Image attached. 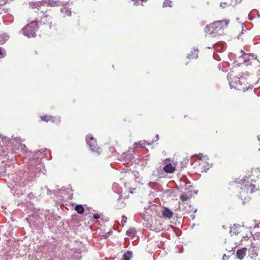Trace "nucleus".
I'll return each mask as SVG.
<instances>
[{"mask_svg":"<svg viewBox=\"0 0 260 260\" xmlns=\"http://www.w3.org/2000/svg\"><path fill=\"white\" fill-rule=\"evenodd\" d=\"M229 20H222L214 21L211 24L207 25L205 31L209 34L221 35L222 30L228 27Z\"/></svg>","mask_w":260,"mask_h":260,"instance_id":"obj_1","label":"nucleus"},{"mask_svg":"<svg viewBox=\"0 0 260 260\" xmlns=\"http://www.w3.org/2000/svg\"><path fill=\"white\" fill-rule=\"evenodd\" d=\"M232 75H228V77L230 79V84L231 86L234 88L239 90H242L244 92L246 91H248L249 93V95H254V92L252 89V87H249V86H247V85L243 83H244V79L243 78H239L237 77H233L231 78Z\"/></svg>","mask_w":260,"mask_h":260,"instance_id":"obj_2","label":"nucleus"},{"mask_svg":"<svg viewBox=\"0 0 260 260\" xmlns=\"http://www.w3.org/2000/svg\"><path fill=\"white\" fill-rule=\"evenodd\" d=\"M198 156L199 157V164L196 167V169L199 173H206L211 167V165L208 161V158L202 154H199Z\"/></svg>","mask_w":260,"mask_h":260,"instance_id":"obj_3","label":"nucleus"},{"mask_svg":"<svg viewBox=\"0 0 260 260\" xmlns=\"http://www.w3.org/2000/svg\"><path fill=\"white\" fill-rule=\"evenodd\" d=\"M38 28L37 21L34 20L28 23L22 29L23 34L28 38H33L36 36V31Z\"/></svg>","mask_w":260,"mask_h":260,"instance_id":"obj_4","label":"nucleus"},{"mask_svg":"<svg viewBox=\"0 0 260 260\" xmlns=\"http://www.w3.org/2000/svg\"><path fill=\"white\" fill-rule=\"evenodd\" d=\"M251 181L252 180H249V178L244 179L241 181L242 184L241 189L243 192L251 193L256 190L255 185L252 183Z\"/></svg>","mask_w":260,"mask_h":260,"instance_id":"obj_5","label":"nucleus"},{"mask_svg":"<svg viewBox=\"0 0 260 260\" xmlns=\"http://www.w3.org/2000/svg\"><path fill=\"white\" fill-rule=\"evenodd\" d=\"M86 141L92 152H96L98 154H100L102 150L98 146L96 141L92 135H87L86 138Z\"/></svg>","mask_w":260,"mask_h":260,"instance_id":"obj_6","label":"nucleus"},{"mask_svg":"<svg viewBox=\"0 0 260 260\" xmlns=\"http://www.w3.org/2000/svg\"><path fill=\"white\" fill-rule=\"evenodd\" d=\"M41 120L45 122L52 121L53 123L58 124L60 123L61 120L59 117L53 116L51 115H44L40 116Z\"/></svg>","mask_w":260,"mask_h":260,"instance_id":"obj_7","label":"nucleus"},{"mask_svg":"<svg viewBox=\"0 0 260 260\" xmlns=\"http://www.w3.org/2000/svg\"><path fill=\"white\" fill-rule=\"evenodd\" d=\"M42 16L40 19V23L43 24H50L52 23V17L46 13L41 12Z\"/></svg>","mask_w":260,"mask_h":260,"instance_id":"obj_8","label":"nucleus"},{"mask_svg":"<svg viewBox=\"0 0 260 260\" xmlns=\"http://www.w3.org/2000/svg\"><path fill=\"white\" fill-rule=\"evenodd\" d=\"M161 213L162 216L165 219H171L174 215V213L171 210L165 207H162Z\"/></svg>","mask_w":260,"mask_h":260,"instance_id":"obj_9","label":"nucleus"},{"mask_svg":"<svg viewBox=\"0 0 260 260\" xmlns=\"http://www.w3.org/2000/svg\"><path fill=\"white\" fill-rule=\"evenodd\" d=\"M241 0H226V2H221V8L223 9L226 8L227 7L231 6H234L238 3H240Z\"/></svg>","mask_w":260,"mask_h":260,"instance_id":"obj_10","label":"nucleus"},{"mask_svg":"<svg viewBox=\"0 0 260 260\" xmlns=\"http://www.w3.org/2000/svg\"><path fill=\"white\" fill-rule=\"evenodd\" d=\"M163 170L167 173H173L176 170V167L169 164L163 167Z\"/></svg>","mask_w":260,"mask_h":260,"instance_id":"obj_11","label":"nucleus"},{"mask_svg":"<svg viewBox=\"0 0 260 260\" xmlns=\"http://www.w3.org/2000/svg\"><path fill=\"white\" fill-rule=\"evenodd\" d=\"M246 252H247L246 248H243L238 249L237 251V255L240 259H242L244 257V256L246 255Z\"/></svg>","mask_w":260,"mask_h":260,"instance_id":"obj_12","label":"nucleus"},{"mask_svg":"<svg viewBox=\"0 0 260 260\" xmlns=\"http://www.w3.org/2000/svg\"><path fill=\"white\" fill-rule=\"evenodd\" d=\"M6 3L7 0H0V18H1V20H2V14L7 12V10L3 7Z\"/></svg>","mask_w":260,"mask_h":260,"instance_id":"obj_13","label":"nucleus"},{"mask_svg":"<svg viewBox=\"0 0 260 260\" xmlns=\"http://www.w3.org/2000/svg\"><path fill=\"white\" fill-rule=\"evenodd\" d=\"M198 57V50L193 49L191 51L190 53L188 54L187 57L188 59H196Z\"/></svg>","mask_w":260,"mask_h":260,"instance_id":"obj_14","label":"nucleus"},{"mask_svg":"<svg viewBox=\"0 0 260 260\" xmlns=\"http://www.w3.org/2000/svg\"><path fill=\"white\" fill-rule=\"evenodd\" d=\"M61 12L63 14V17L71 16L72 12L71 9L68 7H63L61 9Z\"/></svg>","mask_w":260,"mask_h":260,"instance_id":"obj_15","label":"nucleus"},{"mask_svg":"<svg viewBox=\"0 0 260 260\" xmlns=\"http://www.w3.org/2000/svg\"><path fill=\"white\" fill-rule=\"evenodd\" d=\"M9 39V36L6 33L0 34V45H3Z\"/></svg>","mask_w":260,"mask_h":260,"instance_id":"obj_16","label":"nucleus"},{"mask_svg":"<svg viewBox=\"0 0 260 260\" xmlns=\"http://www.w3.org/2000/svg\"><path fill=\"white\" fill-rule=\"evenodd\" d=\"M252 233H253L254 235L256 236L257 237L260 238V223L255 226L253 230Z\"/></svg>","mask_w":260,"mask_h":260,"instance_id":"obj_17","label":"nucleus"},{"mask_svg":"<svg viewBox=\"0 0 260 260\" xmlns=\"http://www.w3.org/2000/svg\"><path fill=\"white\" fill-rule=\"evenodd\" d=\"M136 231L134 228H130L126 231V235L132 238H134V237L136 235Z\"/></svg>","mask_w":260,"mask_h":260,"instance_id":"obj_18","label":"nucleus"},{"mask_svg":"<svg viewBox=\"0 0 260 260\" xmlns=\"http://www.w3.org/2000/svg\"><path fill=\"white\" fill-rule=\"evenodd\" d=\"M146 144L149 145V143H146V141L143 140V141H140V142H135L133 146L134 148L137 147L138 146H140L141 147H144Z\"/></svg>","mask_w":260,"mask_h":260,"instance_id":"obj_19","label":"nucleus"},{"mask_svg":"<svg viewBox=\"0 0 260 260\" xmlns=\"http://www.w3.org/2000/svg\"><path fill=\"white\" fill-rule=\"evenodd\" d=\"M75 211L79 214H82L84 212V209L82 205H77L75 208Z\"/></svg>","mask_w":260,"mask_h":260,"instance_id":"obj_20","label":"nucleus"},{"mask_svg":"<svg viewBox=\"0 0 260 260\" xmlns=\"http://www.w3.org/2000/svg\"><path fill=\"white\" fill-rule=\"evenodd\" d=\"M132 256V252L130 251H127L124 253L123 255L124 260H130V258Z\"/></svg>","mask_w":260,"mask_h":260,"instance_id":"obj_21","label":"nucleus"},{"mask_svg":"<svg viewBox=\"0 0 260 260\" xmlns=\"http://www.w3.org/2000/svg\"><path fill=\"white\" fill-rule=\"evenodd\" d=\"M172 2L171 1H170V0H165V1L164 2V4H163V6L164 7H172Z\"/></svg>","mask_w":260,"mask_h":260,"instance_id":"obj_22","label":"nucleus"},{"mask_svg":"<svg viewBox=\"0 0 260 260\" xmlns=\"http://www.w3.org/2000/svg\"><path fill=\"white\" fill-rule=\"evenodd\" d=\"M189 198H190L188 197V196L186 193L182 194L180 196V199L183 202H185V201H187L188 199H189Z\"/></svg>","mask_w":260,"mask_h":260,"instance_id":"obj_23","label":"nucleus"},{"mask_svg":"<svg viewBox=\"0 0 260 260\" xmlns=\"http://www.w3.org/2000/svg\"><path fill=\"white\" fill-rule=\"evenodd\" d=\"M93 217L95 219H98L100 218V215H99L98 214H94L93 215Z\"/></svg>","mask_w":260,"mask_h":260,"instance_id":"obj_24","label":"nucleus"},{"mask_svg":"<svg viewBox=\"0 0 260 260\" xmlns=\"http://www.w3.org/2000/svg\"><path fill=\"white\" fill-rule=\"evenodd\" d=\"M126 217L125 216H123L122 218V221L121 222L123 223H125L126 222Z\"/></svg>","mask_w":260,"mask_h":260,"instance_id":"obj_25","label":"nucleus"},{"mask_svg":"<svg viewBox=\"0 0 260 260\" xmlns=\"http://www.w3.org/2000/svg\"><path fill=\"white\" fill-rule=\"evenodd\" d=\"M2 50H3L2 48L0 47V58H2L3 57V56H2V55H3Z\"/></svg>","mask_w":260,"mask_h":260,"instance_id":"obj_26","label":"nucleus"},{"mask_svg":"<svg viewBox=\"0 0 260 260\" xmlns=\"http://www.w3.org/2000/svg\"><path fill=\"white\" fill-rule=\"evenodd\" d=\"M218 2L220 3V6L221 7V2H226V0H218Z\"/></svg>","mask_w":260,"mask_h":260,"instance_id":"obj_27","label":"nucleus"},{"mask_svg":"<svg viewBox=\"0 0 260 260\" xmlns=\"http://www.w3.org/2000/svg\"><path fill=\"white\" fill-rule=\"evenodd\" d=\"M228 258V257L227 256H226L225 254L223 255V259H226Z\"/></svg>","mask_w":260,"mask_h":260,"instance_id":"obj_28","label":"nucleus"},{"mask_svg":"<svg viewBox=\"0 0 260 260\" xmlns=\"http://www.w3.org/2000/svg\"><path fill=\"white\" fill-rule=\"evenodd\" d=\"M2 21V20H1V18H0V24H1Z\"/></svg>","mask_w":260,"mask_h":260,"instance_id":"obj_29","label":"nucleus"},{"mask_svg":"<svg viewBox=\"0 0 260 260\" xmlns=\"http://www.w3.org/2000/svg\"><path fill=\"white\" fill-rule=\"evenodd\" d=\"M0 138H2V136L1 134H0Z\"/></svg>","mask_w":260,"mask_h":260,"instance_id":"obj_30","label":"nucleus"},{"mask_svg":"<svg viewBox=\"0 0 260 260\" xmlns=\"http://www.w3.org/2000/svg\"><path fill=\"white\" fill-rule=\"evenodd\" d=\"M258 139L260 140V137H258Z\"/></svg>","mask_w":260,"mask_h":260,"instance_id":"obj_31","label":"nucleus"}]
</instances>
